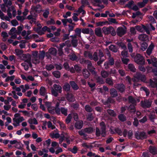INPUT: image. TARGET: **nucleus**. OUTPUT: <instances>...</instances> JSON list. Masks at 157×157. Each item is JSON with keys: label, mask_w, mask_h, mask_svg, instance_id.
<instances>
[{"label": "nucleus", "mask_w": 157, "mask_h": 157, "mask_svg": "<svg viewBox=\"0 0 157 157\" xmlns=\"http://www.w3.org/2000/svg\"><path fill=\"white\" fill-rule=\"evenodd\" d=\"M134 135L135 137L137 140H143L147 137L146 133L144 132L137 131L135 133Z\"/></svg>", "instance_id": "nucleus-3"}, {"label": "nucleus", "mask_w": 157, "mask_h": 157, "mask_svg": "<svg viewBox=\"0 0 157 157\" xmlns=\"http://www.w3.org/2000/svg\"><path fill=\"white\" fill-rule=\"evenodd\" d=\"M105 59V57L104 56L103 53L100 50L99 51V64L101 63L104 61Z\"/></svg>", "instance_id": "nucleus-9"}, {"label": "nucleus", "mask_w": 157, "mask_h": 157, "mask_svg": "<svg viewBox=\"0 0 157 157\" xmlns=\"http://www.w3.org/2000/svg\"><path fill=\"white\" fill-rule=\"evenodd\" d=\"M49 9H46L43 13V16L44 18H47L48 17L49 14Z\"/></svg>", "instance_id": "nucleus-38"}, {"label": "nucleus", "mask_w": 157, "mask_h": 157, "mask_svg": "<svg viewBox=\"0 0 157 157\" xmlns=\"http://www.w3.org/2000/svg\"><path fill=\"white\" fill-rule=\"evenodd\" d=\"M84 55L85 57H88L90 60H93V58L92 53H91L88 51H85L84 52Z\"/></svg>", "instance_id": "nucleus-13"}, {"label": "nucleus", "mask_w": 157, "mask_h": 157, "mask_svg": "<svg viewBox=\"0 0 157 157\" xmlns=\"http://www.w3.org/2000/svg\"><path fill=\"white\" fill-rule=\"evenodd\" d=\"M66 98L69 102H72L74 101V96L71 94H67Z\"/></svg>", "instance_id": "nucleus-25"}, {"label": "nucleus", "mask_w": 157, "mask_h": 157, "mask_svg": "<svg viewBox=\"0 0 157 157\" xmlns=\"http://www.w3.org/2000/svg\"><path fill=\"white\" fill-rule=\"evenodd\" d=\"M70 88L71 87L70 84L68 83H65L63 87V90L66 92L70 91Z\"/></svg>", "instance_id": "nucleus-17"}, {"label": "nucleus", "mask_w": 157, "mask_h": 157, "mask_svg": "<svg viewBox=\"0 0 157 157\" xmlns=\"http://www.w3.org/2000/svg\"><path fill=\"white\" fill-rule=\"evenodd\" d=\"M128 67L130 71L133 72H135L136 71V69L135 67L132 64H129L128 65Z\"/></svg>", "instance_id": "nucleus-36"}, {"label": "nucleus", "mask_w": 157, "mask_h": 157, "mask_svg": "<svg viewBox=\"0 0 157 157\" xmlns=\"http://www.w3.org/2000/svg\"><path fill=\"white\" fill-rule=\"evenodd\" d=\"M109 50L114 52H117L118 51L117 47L113 44L111 45L109 47Z\"/></svg>", "instance_id": "nucleus-30"}, {"label": "nucleus", "mask_w": 157, "mask_h": 157, "mask_svg": "<svg viewBox=\"0 0 157 157\" xmlns=\"http://www.w3.org/2000/svg\"><path fill=\"white\" fill-rule=\"evenodd\" d=\"M83 75L85 78H88L90 75L89 71L86 69H83L82 71Z\"/></svg>", "instance_id": "nucleus-16"}, {"label": "nucleus", "mask_w": 157, "mask_h": 157, "mask_svg": "<svg viewBox=\"0 0 157 157\" xmlns=\"http://www.w3.org/2000/svg\"><path fill=\"white\" fill-rule=\"evenodd\" d=\"M68 109L67 108H65L63 107L61 108V112L62 114L64 115L65 116H67V112Z\"/></svg>", "instance_id": "nucleus-33"}, {"label": "nucleus", "mask_w": 157, "mask_h": 157, "mask_svg": "<svg viewBox=\"0 0 157 157\" xmlns=\"http://www.w3.org/2000/svg\"><path fill=\"white\" fill-rule=\"evenodd\" d=\"M126 33V28L124 26L123 27H119L117 29L116 33L117 35L120 37H121L124 35Z\"/></svg>", "instance_id": "nucleus-5"}, {"label": "nucleus", "mask_w": 157, "mask_h": 157, "mask_svg": "<svg viewBox=\"0 0 157 157\" xmlns=\"http://www.w3.org/2000/svg\"><path fill=\"white\" fill-rule=\"evenodd\" d=\"M107 112L108 114L111 116L115 117L117 116L116 113L113 110L108 109Z\"/></svg>", "instance_id": "nucleus-22"}, {"label": "nucleus", "mask_w": 157, "mask_h": 157, "mask_svg": "<svg viewBox=\"0 0 157 157\" xmlns=\"http://www.w3.org/2000/svg\"><path fill=\"white\" fill-rule=\"evenodd\" d=\"M72 118V114L71 113L69 114L65 120L66 123L68 124L70 123Z\"/></svg>", "instance_id": "nucleus-40"}, {"label": "nucleus", "mask_w": 157, "mask_h": 157, "mask_svg": "<svg viewBox=\"0 0 157 157\" xmlns=\"http://www.w3.org/2000/svg\"><path fill=\"white\" fill-rule=\"evenodd\" d=\"M138 38L140 40L142 41H147L149 39L148 36L144 34L139 35Z\"/></svg>", "instance_id": "nucleus-8"}, {"label": "nucleus", "mask_w": 157, "mask_h": 157, "mask_svg": "<svg viewBox=\"0 0 157 157\" xmlns=\"http://www.w3.org/2000/svg\"><path fill=\"white\" fill-rule=\"evenodd\" d=\"M82 146L86 149H90L92 146L90 144H87L86 143H84L82 144Z\"/></svg>", "instance_id": "nucleus-37"}, {"label": "nucleus", "mask_w": 157, "mask_h": 157, "mask_svg": "<svg viewBox=\"0 0 157 157\" xmlns=\"http://www.w3.org/2000/svg\"><path fill=\"white\" fill-rule=\"evenodd\" d=\"M150 152L153 155L157 153V149L155 147L150 146L149 148Z\"/></svg>", "instance_id": "nucleus-26"}, {"label": "nucleus", "mask_w": 157, "mask_h": 157, "mask_svg": "<svg viewBox=\"0 0 157 157\" xmlns=\"http://www.w3.org/2000/svg\"><path fill=\"white\" fill-rule=\"evenodd\" d=\"M87 68L89 70V71L93 74L94 75H95L96 74V72L94 71V69H95L94 68H93L92 66V63L91 62H90L87 65Z\"/></svg>", "instance_id": "nucleus-15"}, {"label": "nucleus", "mask_w": 157, "mask_h": 157, "mask_svg": "<svg viewBox=\"0 0 157 157\" xmlns=\"http://www.w3.org/2000/svg\"><path fill=\"white\" fill-rule=\"evenodd\" d=\"M135 62L138 64H144L145 60L143 57L139 54H137L134 57Z\"/></svg>", "instance_id": "nucleus-2"}, {"label": "nucleus", "mask_w": 157, "mask_h": 157, "mask_svg": "<svg viewBox=\"0 0 157 157\" xmlns=\"http://www.w3.org/2000/svg\"><path fill=\"white\" fill-rule=\"evenodd\" d=\"M69 57L70 59L72 61L76 60L78 59L77 56L74 54H72L71 55H70Z\"/></svg>", "instance_id": "nucleus-50"}, {"label": "nucleus", "mask_w": 157, "mask_h": 157, "mask_svg": "<svg viewBox=\"0 0 157 157\" xmlns=\"http://www.w3.org/2000/svg\"><path fill=\"white\" fill-rule=\"evenodd\" d=\"M40 94L42 96H44L46 94V90L45 88L43 86L40 87L39 90Z\"/></svg>", "instance_id": "nucleus-18"}, {"label": "nucleus", "mask_w": 157, "mask_h": 157, "mask_svg": "<svg viewBox=\"0 0 157 157\" xmlns=\"http://www.w3.org/2000/svg\"><path fill=\"white\" fill-rule=\"evenodd\" d=\"M147 44L146 43L143 42L141 44L140 49L143 51H144L147 48Z\"/></svg>", "instance_id": "nucleus-41"}, {"label": "nucleus", "mask_w": 157, "mask_h": 157, "mask_svg": "<svg viewBox=\"0 0 157 157\" xmlns=\"http://www.w3.org/2000/svg\"><path fill=\"white\" fill-rule=\"evenodd\" d=\"M71 44L74 47H76L78 44V40L77 39H72L71 40Z\"/></svg>", "instance_id": "nucleus-43"}, {"label": "nucleus", "mask_w": 157, "mask_h": 157, "mask_svg": "<svg viewBox=\"0 0 157 157\" xmlns=\"http://www.w3.org/2000/svg\"><path fill=\"white\" fill-rule=\"evenodd\" d=\"M15 52L16 53V55L17 56H19L20 57L23 53V50L18 49H15Z\"/></svg>", "instance_id": "nucleus-46"}, {"label": "nucleus", "mask_w": 157, "mask_h": 157, "mask_svg": "<svg viewBox=\"0 0 157 157\" xmlns=\"http://www.w3.org/2000/svg\"><path fill=\"white\" fill-rule=\"evenodd\" d=\"M128 100L129 103H131L134 105H136V100L132 96H129L128 97Z\"/></svg>", "instance_id": "nucleus-19"}, {"label": "nucleus", "mask_w": 157, "mask_h": 157, "mask_svg": "<svg viewBox=\"0 0 157 157\" xmlns=\"http://www.w3.org/2000/svg\"><path fill=\"white\" fill-rule=\"evenodd\" d=\"M107 56H108V61L107 62L110 66H112L114 63V59L113 57H111V55L110 53H107Z\"/></svg>", "instance_id": "nucleus-7"}, {"label": "nucleus", "mask_w": 157, "mask_h": 157, "mask_svg": "<svg viewBox=\"0 0 157 157\" xmlns=\"http://www.w3.org/2000/svg\"><path fill=\"white\" fill-rule=\"evenodd\" d=\"M84 132H85L84 131V130L82 131V130L81 131H79L78 133L80 136H82L84 137H86L87 135Z\"/></svg>", "instance_id": "nucleus-60"}, {"label": "nucleus", "mask_w": 157, "mask_h": 157, "mask_svg": "<svg viewBox=\"0 0 157 157\" xmlns=\"http://www.w3.org/2000/svg\"><path fill=\"white\" fill-rule=\"evenodd\" d=\"M152 101L150 99H145L140 101L141 106L144 109L149 108L151 106Z\"/></svg>", "instance_id": "nucleus-1"}, {"label": "nucleus", "mask_w": 157, "mask_h": 157, "mask_svg": "<svg viewBox=\"0 0 157 157\" xmlns=\"http://www.w3.org/2000/svg\"><path fill=\"white\" fill-rule=\"evenodd\" d=\"M45 52L44 51H42L39 54V58L40 59H43L45 57Z\"/></svg>", "instance_id": "nucleus-57"}, {"label": "nucleus", "mask_w": 157, "mask_h": 157, "mask_svg": "<svg viewBox=\"0 0 157 157\" xmlns=\"http://www.w3.org/2000/svg\"><path fill=\"white\" fill-rule=\"evenodd\" d=\"M154 47V45L152 43L149 46L146 51L147 54L148 55L150 56L151 55Z\"/></svg>", "instance_id": "nucleus-14"}, {"label": "nucleus", "mask_w": 157, "mask_h": 157, "mask_svg": "<svg viewBox=\"0 0 157 157\" xmlns=\"http://www.w3.org/2000/svg\"><path fill=\"white\" fill-rule=\"evenodd\" d=\"M114 87L121 93L124 92L126 89L125 86L122 83L116 84L114 85Z\"/></svg>", "instance_id": "nucleus-4"}, {"label": "nucleus", "mask_w": 157, "mask_h": 157, "mask_svg": "<svg viewBox=\"0 0 157 157\" xmlns=\"http://www.w3.org/2000/svg\"><path fill=\"white\" fill-rule=\"evenodd\" d=\"M101 75L103 78H105L108 77L109 74L107 71H103L101 72Z\"/></svg>", "instance_id": "nucleus-49"}, {"label": "nucleus", "mask_w": 157, "mask_h": 157, "mask_svg": "<svg viewBox=\"0 0 157 157\" xmlns=\"http://www.w3.org/2000/svg\"><path fill=\"white\" fill-rule=\"evenodd\" d=\"M70 85L74 90H76L79 89L78 85L74 81H71L69 82Z\"/></svg>", "instance_id": "nucleus-10"}, {"label": "nucleus", "mask_w": 157, "mask_h": 157, "mask_svg": "<svg viewBox=\"0 0 157 157\" xmlns=\"http://www.w3.org/2000/svg\"><path fill=\"white\" fill-rule=\"evenodd\" d=\"M109 34L110 33L113 36H115L116 35V32L115 30L113 27L111 26L110 29Z\"/></svg>", "instance_id": "nucleus-54"}, {"label": "nucleus", "mask_w": 157, "mask_h": 157, "mask_svg": "<svg viewBox=\"0 0 157 157\" xmlns=\"http://www.w3.org/2000/svg\"><path fill=\"white\" fill-rule=\"evenodd\" d=\"M51 92L52 94L55 97H57L58 95V92L52 88L51 89Z\"/></svg>", "instance_id": "nucleus-53"}, {"label": "nucleus", "mask_w": 157, "mask_h": 157, "mask_svg": "<svg viewBox=\"0 0 157 157\" xmlns=\"http://www.w3.org/2000/svg\"><path fill=\"white\" fill-rule=\"evenodd\" d=\"M134 105H131L128 107V110L130 112L133 113H134L136 112V109L135 106Z\"/></svg>", "instance_id": "nucleus-24"}, {"label": "nucleus", "mask_w": 157, "mask_h": 157, "mask_svg": "<svg viewBox=\"0 0 157 157\" xmlns=\"http://www.w3.org/2000/svg\"><path fill=\"white\" fill-rule=\"evenodd\" d=\"M105 82L110 86H113V80L111 78H108L106 79Z\"/></svg>", "instance_id": "nucleus-32"}, {"label": "nucleus", "mask_w": 157, "mask_h": 157, "mask_svg": "<svg viewBox=\"0 0 157 157\" xmlns=\"http://www.w3.org/2000/svg\"><path fill=\"white\" fill-rule=\"evenodd\" d=\"M136 74V78L139 79V81L140 80L144 82H145L146 80V78L144 75H142L140 73L138 72H137Z\"/></svg>", "instance_id": "nucleus-6"}, {"label": "nucleus", "mask_w": 157, "mask_h": 157, "mask_svg": "<svg viewBox=\"0 0 157 157\" xmlns=\"http://www.w3.org/2000/svg\"><path fill=\"white\" fill-rule=\"evenodd\" d=\"M117 44L119 47L124 50L127 49V47L124 44L121 42H117Z\"/></svg>", "instance_id": "nucleus-31"}, {"label": "nucleus", "mask_w": 157, "mask_h": 157, "mask_svg": "<svg viewBox=\"0 0 157 157\" xmlns=\"http://www.w3.org/2000/svg\"><path fill=\"white\" fill-rule=\"evenodd\" d=\"M128 48L129 52H132L133 51L132 45L129 42L128 44Z\"/></svg>", "instance_id": "nucleus-63"}, {"label": "nucleus", "mask_w": 157, "mask_h": 157, "mask_svg": "<svg viewBox=\"0 0 157 157\" xmlns=\"http://www.w3.org/2000/svg\"><path fill=\"white\" fill-rule=\"evenodd\" d=\"M118 117L119 120L121 121H124L126 120V117L123 114L119 115Z\"/></svg>", "instance_id": "nucleus-48"}, {"label": "nucleus", "mask_w": 157, "mask_h": 157, "mask_svg": "<svg viewBox=\"0 0 157 157\" xmlns=\"http://www.w3.org/2000/svg\"><path fill=\"white\" fill-rule=\"evenodd\" d=\"M84 131L85 132H86L89 134L92 132L93 131V129L92 128L90 127L85 128L84 130Z\"/></svg>", "instance_id": "nucleus-47"}, {"label": "nucleus", "mask_w": 157, "mask_h": 157, "mask_svg": "<svg viewBox=\"0 0 157 157\" xmlns=\"http://www.w3.org/2000/svg\"><path fill=\"white\" fill-rule=\"evenodd\" d=\"M23 146V145L20 142H18L17 143L16 146L15 147L19 149H21L22 147Z\"/></svg>", "instance_id": "nucleus-58"}, {"label": "nucleus", "mask_w": 157, "mask_h": 157, "mask_svg": "<svg viewBox=\"0 0 157 157\" xmlns=\"http://www.w3.org/2000/svg\"><path fill=\"white\" fill-rule=\"evenodd\" d=\"M70 33H68V34H65L63 35V37L62 38V41H64L66 40H68L69 39V36L70 35Z\"/></svg>", "instance_id": "nucleus-55"}, {"label": "nucleus", "mask_w": 157, "mask_h": 157, "mask_svg": "<svg viewBox=\"0 0 157 157\" xmlns=\"http://www.w3.org/2000/svg\"><path fill=\"white\" fill-rule=\"evenodd\" d=\"M75 34L79 37H81V33L82 32V30L81 29L77 28L75 29Z\"/></svg>", "instance_id": "nucleus-35"}, {"label": "nucleus", "mask_w": 157, "mask_h": 157, "mask_svg": "<svg viewBox=\"0 0 157 157\" xmlns=\"http://www.w3.org/2000/svg\"><path fill=\"white\" fill-rule=\"evenodd\" d=\"M141 90H143L145 92L147 96H148L149 94V90L146 87H142L140 88Z\"/></svg>", "instance_id": "nucleus-45"}, {"label": "nucleus", "mask_w": 157, "mask_h": 157, "mask_svg": "<svg viewBox=\"0 0 157 157\" xmlns=\"http://www.w3.org/2000/svg\"><path fill=\"white\" fill-rule=\"evenodd\" d=\"M49 51V53L52 55L55 56L57 54V50L56 49L54 48H50Z\"/></svg>", "instance_id": "nucleus-27"}, {"label": "nucleus", "mask_w": 157, "mask_h": 157, "mask_svg": "<svg viewBox=\"0 0 157 157\" xmlns=\"http://www.w3.org/2000/svg\"><path fill=\"white\" fill-rule=\"evenodd\" d=\"M106 135V130H99V136H101L103 137H105Z\"/></svg>", "instance_id": "nucleus-34"}, {"label": "nucleus", "mask_w": 157, "mask_h": 157, "mask_svg": "<svg viewBox=\"0 0 157 157\" xmlns=\"http://www.w3.org/2000/svg\"><path fill=\"white\" fill-rule=\"evenodd\" d=\"M13 26H15L19 24L18 22L15 19L11 21Z\"/></svg>", "instance_id": "nucleus-64"}, {"label": "nucleus", "mask_w": 157, "mask_h": 157, "mask_svg": "<svg viewBox=\"0 0 157 157\" xmlns=\"http://www.w3.org/2000/svg\"><path fill=\"white\" fill-rule=\"evenodd\" d=\"M24 119L22 117H20L19 118L17 119L15 118L13 119V121L16 122V123H17L18 124L17 125H18V124H19L20 123L24 121Z\"/></svg>", "instance_id": "nucleus-23"}, {"label": "nucleus", "mask_w": 157, "mask_h": 157, "mask_svg": "<svg viewBox=\"0 0 157 157\" xmlns=\"http://www.w3.org/2000/svg\"><path fill=\"white\" fill-rule=\"evenodd\" d=\"M100 130H106V126L104 122H102L100 123Z\"/></svg>", "instance_id": "nucleus-59"}, {"label": "nucleus", "mask_w": 157, "mask_h": 157, "mask_svg": "<svg viewBox=\"0 0 157 157\" xmlns=\"http://www.w3.org/2000/svg\"><path fill=\"white\" fill-rule=\"evenodd\" d=\"M45 68L48 71H50L54 68V66L52 64L46 65Z\"/></svg>", "instance_id": "nucleus-52"}, {"label": "nucleus", "mask_w": 157, "mask_h": 157, "mask_svg": "<svg viewBox=\"0 0 157 157\" xmlns=\"http://www.w3.org/2000/svg\"><path fill=\"white\" fill-rule=\"evenodd\" d=\"M85 109L86 111L88 112H91L93 111L92 108L88 105H86L85 107Z\"/></svg>", "instance_id": "nucleus-51"}, {"label": "nucleus", "mask_w": 157, "mask_h": 157, "mask_svg": "<svg viewBox=\"0 0 157 157\" xmlns=\"http://www.w3.org/2000/svg\"><path fill=\"white\" fill-rule=\"evenodd\" d=\"M93 59L95 61H97L98 60L97 53L96 52H95L94 53L93 55Z\"/></svg>", "instance_id": "nucleus-61"}, {"label": "nucleus", "mask_w": 157, "mask_h": 157, "mask_svg": "<svg viewBox=\"0 0 157 157\" xmlns=\"http://www.w3.org/2000/svg\"><path fill=\"white\" fill-rule=\"evenodd\" d=\"M23 28V25H22V26H18L17 28V30L16 31V33L18 35H20L21 33V31L22 30Z\"/></svg>", "instance_id": "nucleus-39"}, {"label": "nucleus", "mask_w": 157, "mask_h": 157, "mask_svg": "<svg viewBox=\"0 0 157 157\" xmlns=\"http://www.w3.org/2000/svg\"><path fill=\"white\" fill-rule=\"evenodd\" d=\"M149 118L151 121L154 122V120L155 118V115L154 112H151L148 116Z\"/></svg>", "instance_id": "nucleus-28"}, {"label": "nucleus", "mask_w": 157, "mask_h": 157, "mask_svg": "<svg viewBox=\"0 0 157 157\" xmlns=\"http://www.w3.org/2000/svg\"><path fill=\"white\" fill-rule=\"evenodd\" d=\"M54 89L57 91L59 93H61L62 92V87L61 86L59 85L54 84L53 85Z\"/></svg>", "instance_id": "nucleus-20"}, {"label": "nucleus", "mask_w": 157, "mask_h": 157, "mask_svg": "<svg viewBox=\"0 0 157 157\" xmlns=\"http://www.w3.org/2000/svg\"><path fill=\"white\" fill-rule=\"evenodd\" d=\"M83 124L82 121H77L75 124V126L77 129H80L82 128Z\"/></svg>", "instance_id": "nucleus-12"}, {"label": "nucleus", "mask_w": 157, "mask_h": 157, "mask_svg": "<svg viewBox=\"0 0 157 157\" xmlns=\"http://www.w3.org/2000/svg\"><path fill=\"white\" fill-rule=\"evenodd\" d=\"M127 51L124 50L121 52V55L122 58H126L128 56Z\"/></svg>", "instance_id": "nucleus-56"}, {"label": "nucleus", "mask_w": 157, "mask_h": 157, "mask_svg": "<svg viewBox=\"0 0 157 157\" xmlns=\"http://www.w3.org/2000/svg\"><path fill=\"white\" fill-rule=\"evenodd\" d=\"M52 74L54 77L57 78H59L61 76V73L60 72L58 71H53L52 72Z\"/></svg>", "instance_id": "nucleus-29"}, {"label": "nucleus", "mask_w": 157, "mask_h": 157, "mask_svg": "<svg viewBox=\"0 0 157 157\" xmlns=\"http://www.w3.org/2000/svg\"><path fill=\"white\" fill-rule=\"evenodd\" d=\"M156 79L155 81H153L151 79H150L149 82L150 86L152 88L155 87L156 85Z\"/></svg>", "instance_id": "nucleus-42"}, {"label": "nucleus", "mask_w": 157, "mask_h": 157, "mask_svg": "<svg viewBox=\"0 0 157 157\" xmlns=\"http://www.w3.org/2000/svg\"><path fill=\"white\" fill-rule=\"evenodd\" d=\"M111 26L109 27H104L102 29V30L104 33L105 34H109L110 29Z\"/></svg>", "instance_id": "nucleus-21"}, {"label": "nucleus", "mask_w": 157, "mask_h": 157, "mask_svg": "<svg viewBox=\"0 0 157 157\" xmlns=\"http://www.w3.org/2000/svg\"><path fill=\"white\" fill-rule=\"evenodd\" d=\"M82 32L84 34H88L90 33V30L88 28H84L82 29Z\"/></svg>", "instance_id": "nucleus-62"}, {"label": "nucleus", "mask_w": 157, "mask_h": 157, "mask_svg": "<svg viewBox=\"0 0 157 157\" xmlns=\"http://www.w3.org/2000/svg\"><path fill=\"white\" fill-rule=\"evenodd\" d=\"M110 94L112 97H115L117 96L118 94L116 90L114 88H112L109 90Z\"/></svg>", "instance_id": "nucleus-11"}, {"label": "nucleus", "mask_w": 157, "mask_h": 157, "mask_svg": "<svg viewBox=\"0 0 157 157\" xmlns=\"http://www.w3.org/2000/svg\"><path fill=\"white\" fill-rule=\"evenodd\" d=\"M68 150L72 153L75 154L77 152L78 148L76 146H74L72 149H71V148H68Z\"/></svg>", "instance_id": "nucleus-44"}]
</instances>
